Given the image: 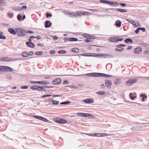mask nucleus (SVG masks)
Segmentation results:
<instances>
[{
	"label": "nucleus",
	"instance_id": "f257e3e1",
	"mask_svg": "<svg viewBox=\"0 0 149 149\" xmlns=\"http://www.w3.org/2000/svg\"><path fill=\"white\" fill-rule=\"evenodd\" d=\"M13 71V69L10 67L7 66H0V72H12Z\"/></svg>",
	"mask_w": 149,
	"mask_h": 149
},
{
	"label": "nucleus",
	"instance_id": "f03ea898",
	"mask_svg": "<svg viewBox=\"0 0 149 149\" xmlns=\"http://www.w3.org/2000/svg\"><path fill=\"white\" fill-rule=\"evenodd\" d=\"M18 33V35L20 36H24L25 35L26 32L23 29L20 28H16L15 29Z\"/></svg>",
	"mask_w": 149,
	"mask_h": 149
},
{
	"label": "nucleus",
	"instance_id": "7ed1b4c3",
	"mask_svg": "<svg viewBox=\"0 0 149 149\" xmlns=\"http://www.w3.org/2000/svg\"><path fill=\"white\" fill-rule=\"evenodd\" d=\"M31 88L32 89L37 90L38 91H44V87L42 86H39L37 85H34L31 86Z\"/></svg>",
	"mask_w": 149,
	"mask_h": 149
},
{
	"label": "nucleus",
	"instance_id": "20e7f679",
	"mask_svg": "<svg viewBox=\"0 0 149 149\" xmlns=\"http://www.w3.org/2000/svg\"><path fill=\"white\" fill-rule=\"evenodd\" d=\"M84 134L88 135L89 136H96L98 137H101V133H84Z\"/></svg>",
	"mask_w": 149,
	"mask_h": 149
},
{
	"label": "nucleus",
	"instance_id": "39448f33",
	"mask_svg": "<svg viewBox=\"0 0 149 149\" xmlns=\"http://www.w3.org/2000/svg\"><path fill=\"white\" fill-rule=\"evenodd\" d=\"M32 117L36 119L41 120L45 122H47L48 121L47 119L40 116L34 115Z\"/></svg>",
	"mask_w": 149,
	"mask_h": 149
},
{
	"label": "nucleus",
	"instance_id": "423d86ee",
	"mask_svg": "<svg viewBox=\"0 0 149 149\" xmlns=\"http://www.w3.org/2000/svg\"><path fill=\"white\" fill-rule=\"evenodd\" d=\"M18 59H16L12 60L11 58L8 57H3L0 58V60L2 61H9L14 60H17Z\"/></svg>",
	"mask_w": 149,
	"mask_h": 149
},
{
	"label": "nucleus",
	"instance_id": "0eeeda50",
	"mask_svg": "<svg viewBox=\"0 0 149 149\" xmlns=\"http://www.w3.org/2000/svg\"><path fill=\"white\" fill-rule=\"evenodd\" d=\"M77 13L79 15H89L91 13L88 12H84V11H79L77 12Z\"/></svg>",
	"mask_w": 149,
	"mask_h": 149
},
{
	"label": "nucleus",
	"instance_id": "6e6552de",
	"mask_svg": "<svg viewBox=\"0 0 149 149\" xmlns=\"http://www.w3.org/2000/svg\"><path fill=\"white\" fill-rule=\"evenodd\" d=\"M112 81L110 80H105V85L107 87L109 88L111 86Z\"/></svg>",
	"mask_w": 149,
	"mask_h": 149
},
{
	"label": "nucleus",
	"instance_id": "1a4fd4ad",
	"mask_svg": "<svg viewBox=\"0 0 149 149\" xmlns=\"http://www.w3.org/2000/svg\"><path fill=\"white\" fill-rule=\"evenodd\" d=\"M67 121L66 120L59 118L56 119V123H58L61 124H65L66 123Z\"/></svg>",
	"mask_w": 149,
	"mask_h": 149
},
{
	"label": "nucleus",
	"instance_id": "9d476101",
	"mask_svg": "<svg viewBox=\"0 0 149 149\" xmlns=\"http://www.w3.org/2000/svg\"><path fill=\"white\" fill-rule=\"evenodd\" d=\"M83 101L87 103H92L93 102L94 100L93 99H86L84 100Z\"/></svg>",
	"mask_w": 149,
	"mask_h": 149
},
{
	"label": "nucleus",
	"instance_id": "9b49d317",
	"mask_svg": "<svg viewBox=\"0 0 149 149\" xmlns=\"http://www.w3.org/2000/svg\"><path fill=\"white\" fill-rule=\"evenodd\" d=\"M142 51V49L141 47H139L135 48L134 50V53L136 54H140Z\"/></svg>",
	"mask_w": 149,
	"mask_h": 149
},
{
	"label": "nucleus",
	"instance_id": "f8f14e48",
	"mask_svg": "<svg viewBox=\"0 0 149 149\" xmlns=\"http://www.w3.org/2000/svg\"><path fill=\"white\" fill-rule=\"evenodd\" d=\"M26 44L27 46L31 48H33L35 46L34 44L32 42H26Z\"/></svg>",
	"mask_w": 149,
	"mask_h": 149
},
{
	"label": "nucleus",
	"instance_id": "ddd939ff",
	"mask_svg": "<svg viewBox=\"0 0 149 149\" xmlns=\"http://www.w3.org/2000/svg\"><path fill=\"white\" fill-rule=\"evenodd\" d=\"M8 31L10 33L13 35H15L16 33V32L12 28H9L8 29Z\"/></svg>",
	"mask_w": 149,
	"mask_h": 149
},
{
	"label": "nucleus",
	"instance_id": "4468645a",
	"mask_svg": "<svg viewBox=\"0 0 149 149\" xmlns=\"http://www.w3.org/2000/svg\"><path fill=\"white\" fill-rule=\"evenodd\" d=\"M52 25L50 21L48 20L46 21L45 22V26L46 28H48L50 26Z\"/></svg>",
	"mask_w": 149,
	"mask_h": 149
},
{
	"label": "nucleus",
	"instance_id": "2eb2a0df",
	"mask_svg": "<svg viewBox=\"0 0 149 149\" xmlns=\"http://www.w3.org/2000/svg\"><path fill=\"white\" fill-rule=\"evenodd\" d=\"M103 56V58H111L113 57V56L110 54H102V55L101 56Z\"/></svg>",
	"mask_w": 149,
	"mask_h": 149
},
{
	"label": "nucleus",
	"instance_id": "dca6fc26",
	"mask_svg": "<svg viewBox=\"0 0 149 149\" xmlns=\"http://www.w3.org/2000/svg\"><path fill=\"white\" fill-rule=\"evenodd\" d=\"M0 4L2 6H6L7 5V3L4 0H0Z\"/></svg>",
	"mask_w": 149,
	"mask_h": 149
},
{
	"label": "nucleus",
	"instance_id": "f3484780",
	"mask_svg": "<svg viewBox=\"0 0 149 149\" xmlns=\"http://www.w3.org/2000/svg\"><path fill=\"white\" fill-rule=\"evenodd\" d=\"M114 11L119 12L121 13H125L127 12V11L124 9H121L120 8H116L114 9Z\"/></svg>",
	"mask_w": 149,
	"mask_h": 149
},
{
	"label": "nucleus",
	"instance_id": "a211bd4d",
	"mask_svg": "<svg viewBox=\"0 0 149 149\" xmlns=\"http://www.w3.org/2000/svg\"><path fill=\"white\" fill-rule=\"evenodd\" d=\"M116 37H111L109 38V41L112 42H116Z\"/></svg>",
	"mask_w": 149,
	"mask_h": 149
},
{
	"label": "nucleus",
	"instance_id": "6ab92c4d",
	"mask_svg": "<svg viewBox=\"0 0 149 149\" xmlns=\"http://www.w3.org/2000/svg\"><path fill=\"white\" fill-rule=\"evenodd\" d=\"M129 97L132 100H134L136 98V94H130Z\"/></svg>",
	"mask_w": 149,
	"mask_h": 149
},
{
	"label": "nucleus",
	"instance_id": "aec40b11",
	"mask_svg": "<svg viewBox=\"0 0 149 149\" xmlns=\"http://www.w3.org/2000/svg\"><path fill=\"white\" fill-rule=\"evenodd\" d=\"M49 82L47 81H38V84H42L47 85L49 84Z\"/></svg>",
	"mask_w": 149,
	"mask_h": 149
},
{
	"label": "nucleus",
	"instance_id": "412c9836",
	"mask_svg": "<svg viewBox=\"0 0 149 149\" xmlns=\"http://www.w3.org/2000/svg\"><path fill=\"white\" fill-rule=\"evenodd\" d=\"M91 77H100V73H92Z\"/></svg>",
	"mask_w": 149,
	"mask_h": 149
},
{
	"label": "nucleus",
	"instance_id": "4be33fe9",
	"mask_svg": "<svg viewBox=\"0 0 149 149\" xmlns=\"http://www.w3.org/2000/svg\"><path fill=\"white\" fill-rule=\"evenodd\" d=\"M100 77H112L111 75L100 73Z\"/></svg>",
	"mask_w": 149,
	"mask_h": 149
},
{
	"label": "nucleus",
	"instance_id": "5701e85b",
	"mask_svg": "<svg viewBox=\"0 0 149 149\" xmlns=\"http://www.w3.org/2000/svg\"><path fill=\"white\" fill-rule=\"evenodd\" d=\"M122 23V22L120 21L119 20H117L116 22V26H118V27H120L121 26V25Z\"/></svg>",
	"mask_w": 149,
	"mask_h": 149
},
{
	"label": "nucleus",
	"instance_id": "b1692460",
	"mask_svg": "<svg viewBox=\"0 0 149 149\" xmlns=\"http://www.w3.org/2000/svg\"><path fill=\"white\" fill-rule=\"evenodd\" d=\"M140 97H142V101H144L145 100V99L147 97V95L145 94H141Z\"/></svg>",
	"mask_w": 149,
	"mask_h": 149
},
{
	"label": "nucleus",
	"instance_id": "393cba45",
	"mask_svg": "<svg viewBox=\"0 0 149 149\" xmlns=\"http://www.w3.org/2000/svg\"><path fill=\"white\" fill-rule=\"evenodd\" d=\"M63 13L66 15H72L73 14V12H68L67 11H64L63 12Z\"/></svg>",
	"mask_w": 149,
	"mask_h": 149
},
{
	"label": "nucleus",
	"instance_id": "a878e982",
	"mask_svg": "<svg viewBox=\"0 0 149 149\" xmlns=\"http://www.w3.org/2000/svg\"><path fill=\"white\" fill-rule=\"evenodd\" d=\"M101 137L106 136H110L112 135L111 134H107V133H101Z\"/></svg>",
	"mask_w": 149,
	"mask_h": 149
},
{
	"label": "nucleus",
	"instance_id": "bb28decb",
	"mask_svg": "<svg viewBox=\"0 0 149 149\" xmlns=\"http://www.w3.org/2000/svg\"><path fill=\"white\" fill-rule=\"evenodd\" d=\"M125 42L127 43H128L129 42H132V40L130 38H127L125 40Z\"/></svg>",
	"mask_w": 149,
	"mask_h": 149
},
{
	"label": "nucleus",
	"instance_id": "cd10ccee",
	"mask_svg": "<svg viewBox=\"0 0 149 149\" xmlns=\"http://www.w3.org/2000/svg\"><path fill=\"white\" fill-rule=\"evenodd\" d=\"M22 55L24 57H26L29 56V54L26 52H22Z\"/></svg>",
	"mask_w": 149,
	"mask_h": 149
},
{
	"label": "nucleus",
	"instance_id": "c85d7f7f",
	"mask_svg": "<svg viewBox=\"0 0 149 149\" xmlns=\"http://www.w3.org/2000/svg\"><path fill=\"white\" fill-rule=\"evenodd\" d=\"M121 82V80L119 79H116L114 80V82L116 84H119Z\"/></svg>",
	"mask_w": 149,
	"mask_h": 149
},
{
	"label": "nucleus",
	"instance_id": "c756f323",
	"mask_svg": "<svg viewBox=\"0 0 149 149\" xmlns=\"http://www.w3.org/2000/svg\"><path fill=\"white\" fill-rule=\"evenodd\" d=\"M91 116H92L91 114L87 113H84L83 114V116L84 117H90Z\"/></svg>",
	"mask_w": 149,
	"mask_h": 149
},
{
	"label": "nucleus",
	"instance_id": "7c9ffc66",
	"mask_svg": "<svg viewBox=\"0 0 149 149\" xmlns=\"http://www.w3.org/2000/svg\"><path fill=\"white\" fill-rule=\"evenodd\" d=\"M70 41H76L78 40L77 38H70Z\"/></svg>",
	"mask_w": 149,
	"mask_h": 149
},
{
	"label": "nucleus",
	"instance_id": "2f4dec72",
	"mask_svg": "<svg viewBox=\"0 0 149 149\" xmlns=\"http://www.w3.org/2000/svg\"><path fill=\"white\" fill-rule=\"evenodd\" d=\"M61 82V79L56 78V84H59Z\"/></svg>",
	"mask_w": 149,
	"mask_h": 149
},
{
	"label": "nucleus",
	"instance_id": "473e14b6",
	"mask_svg": "<svg viewBox=\"0 0 149 149\" xmlns=\"http://www.w3.org/2000/svg\"><path fill=\"white\" fill-rule=\"evenodd\" d=\"M72 51L74 52L77 53L79 52V49L77 48H74L73 49Z\"/></svg>",
	"mask_w": 149,
	"mask_h": 149
},
{
	"label": "nucleus",
	"instance_id": "72a5a7b5",
	"mask_svg": "<svg viewBox=\"0 0 149 149\" xmlns=\"http://www.w3.org/2000/svg\"><path fill=\"white\" fill-rule=\"evenodd\" d=\"M22 16L20 14H18L17 15V19L19 21H20L22 19Z\"/></svg>",
	"mask_w": 149,
	"mask_h": 149
},
{
	"label": "nucleus",
	"instance_id": "f704fd0d",
	"mask_svg": "<svg viewBox=\"0 0 149 149\" xmlns=\"http://www.w3.org/2000/svg\"><path fill=\"white\" fill-rule=\"evenodd\" d=\"M27 8V7L26 6H23L21 8H19V10H26Z\"/></svg>",
	"mask_w": 149,
	"mask_h": 149
},
{
	"label": "nucleus",
	"instance_id": "c9c22d12",
	"mask_svg": "<svg viewBox=\"0 0 149 149\" xmlns=\"http://www.w3.org/2000/svg\"><path fill=\"white\" fill-rule=\"evenodd\" d=\"M79 12V11H77L76 12V13H73V14L72 15L73 16H74L76 17H77L78 16H81V15H79L77 13V12Z\"/></svg>",
	"mask_w": 149,
	"mask_h": 149
},
{
	"label": "nucleus",
	"instance_id": "e433bc0d",
	"mask_svg": "<svg viewBox=\"0 0 149 149\" xmlns=\"http://www.w3.org/2000/svg\"><path fill=\"white\" fill-rule=\"evenodd\" d=\"M43 54L42 51L37 52H36V54L37 55H42Z\"/></svg>",
	"mask_w": 149,
	"mask_h": 149
},
{
	"label": "nucleus",
	"instance_id": "4c0bfd02",
	"mask_svg": "<svg viewBox=\"0 0 149 149\" xmlns=\"http://www.w3.org/2000/svg\"><path fill=\"white\" fill-rule=\"evenodd\" d=\"M84 113H78L76 114V115L79 116L83 117V114Z\"/></svg>",
	"mask_w": 149,
	"mask_h": 149
},
{
	"label": "nucleus",
	"instance_id": "58836bf2",
	"mask_svg": "<svg viewBox=\"0 0 149 149\" xmlns=\"http://www.w3.org/2000/svg\"><path fill=\"white\" fill-rule=\"evenodd\" d=\"M127 20L129 22H130L133 25H136V24H135V23H134V22L133 21V20H130L129 19H127Z\"/></svg>",
	"mask_w": 149,
	"mask_h": 149
},
{
	"label": "nucleus",
	"instance_id": "ea45409f",
	"mask_svg": "<svg viewBox=\"0 0 149 149\" xmlns=\"http://www.w3.org/2000/svg\"><path fill=\"white\" fill-rule=\"evenodd\" d=\"M120 47V48H119L118 47L117 48L115 49V50L116 51H120L123 50L124 48H122L120 47Z\"/></svg>",
	"mask_w": 149,
	"mask_h": 149
},
{
	"label": "nucleus",
	"instance_id": "a19ab883",
	"mask_svg": "<svg viewBox=\"0 0 149 149\" xmlns=\"http://www.w3.org/2000/svg\"><path fill=\"white\" fill-rule=\"evenodd\" d=\"M70 102H70L66 101L65 102H62L60 103V104H69V103H70Z\"/></svg>",
	"mask_w": 149,
	"mask_h": 149
},
{
	"label": "nucleus",
	"instance_id": "79ce46f5",
	"mask_svg": "<svg viewBox=\"0 0 149 149\" xmlns=\"http://www.w3.org/2000/svg\"><path fill=\"white\" fill-rule=\"evenodd\" d=\"M131 82L130 80H128L127 81L126 83V84L127 85H130L132 84H131Z\"/></svg>",
	"mask_w": 149,
	"mask_h": 149
},
{
	"label": "nucleus",
	"instance_id": "37998d69",
	"mask_svg": "<svg viewBox=\"0 0 149 149\" xmlns=\"http://www.w3.org/2000/svg\"><path fill=\"white\" fill-rule=\"evenodd\" d=\"M13 13H9L8 14V16L10 18H13Z\"/></svg>",
	"mask_w": 149,
	"mask_h": 149
},
{
	"label": "nucleus",
	"instance_id": "c03bdc74",
	"mask_svg": "<svg viewBox=\"0 0 149 149\" xmlns=\"http://www.w3.org/2000/svg\"><path fill=\"white\" fill-rule=\"evenodd\" d=\"M100 2L101 3H106V4H107V2H108V1H105V0H100Z\"/></svg>",
	"mask_w": 149,
	"mask_h": 149
},
{
	"label": "nucleus",
	"instance_id": "a18cd8bd",
	"mask_svg": "<svg viewBox=\"0 0 149 149\" xmlns=\"http://www.w3.org/2000/svg\"><path fill=\"white\" fill-rule=\"evenodd\" d=\"M58 53L59 54H65L66 53V52L65 51L62 50L59 51Z\"/></svg>",
	"mask_w": 149,
	"mask_h": 149
},
{
	"label": "nucleus",
	"instance_id": "49530a36",
	"mask_svg": "<svg viewBox=\"0 0 149 149\" xmlns=\"http://www.w3.org/2000/svg\"><path fill=\"white\" fill-rule=\"evenodd\" d=\"M108 2H107V4H108L110 5H113V4H114V2H111V1H108Z\"/></svg>",
	"mask_w": 149,
	"mask_h": 149
},
{
	"label": "nucleus",
	"instance_id": "de8ad7c7",
	"mask_svg": "<svg viewBox=\"0 0 149 149\" xmlns=\"http://www.w3.org/2000/svg\"><path fill=\"white\" fill-rule=\"evenodd\" d=\"M28 88V87L27 86H22L21 87V88L22 89H27Z\"/></svg>",
	"mask_w": 149,
	"mask_h": 149
},
{
	"label": "nucleus",
	"instance_id": "09e8293b",
	"mask_svg": "<svg viewBox=\"0 0 149 149\" xmlns=\"http://www.w3.org/2000/svg\"><path fill=\"white\" fill-rule=\"evenodd\" d=\"M26 33H28L33 34L34 33V32L32 31H31L30 30H29V31H27L26 32Z\"/></svg>",
	"mask_w": 149,
	"mask_h": 149
},
{
	"label": "nucleus",
	"instance_id": "8fccbe9b",
	"mask_svg": "<svg viewBox=\"0 0 149 149\" xmlns=\"http://www.w3.org/2000/svg\"><path fill=\"white\" fill-rule=\"evenodd\" d=\"M139 29L140 30H142L143 32H144L146 31V29L144 27L141 28L139 27Z\"/></svg>",
	"mask_w": 149,
	"mask_h": 149
},
{
	"label": "nucleus",
	"instance_id": "3c124183",
	"mask_svg": "<svg viewBox=\"0 0 149 149\" xmlns=\"http://www.w3.org/2000/svg\"><path fill=\"white\" fill-rule=\"evenodd\" d=\"M46 16L47 17H51L52 15L50 13H47L46 14Z\"/></svg>",
	"mask_w": 149,
	"mask_h": 149
},
{
	"label": "nucleus",
	"instance_id": "603ef678",
	"mask_svg": "<svg viewBox=\"0 0 149 149\" xmlns=\"http://www.w3.org/2000/svg\"><path fill=\"white\" fill-rule=\"evenodd\" d=\"M131 82V84H132L134 83H135L137 81L136 79H134V80H130Z\"/></svg>",
	"mask_w": 149,
	"mask_h": 149
},
{
	"label": "nucleus",
	"instance_id": "864d4df0",
	"mask_svg": "<svg viewBox=\"0 0 149 149\" xmlns=\"http://www.w3.org/2000/svg\"><path fill=\"white\" fill-rule=\"evenodd\" d=\"M30 83L31 84H38V81H30Z\"/></svg>",
	"mask_w": 149,
	"mask_h": 149
},
{
	"label": "nucleus",
	"instance_id": "5fc2aeb1",
	"mask_svg": "<svg viewBox=\"0 0 149 149\" xmlns=\"http://www.w3.org/2000/svg\"><path fill=\"white\" fill-rule=\"evenodd\" d=\"M67 87H69V88H77V87H76L75 86H67Z\"/></svg>",
	"mask_w": 149,
	"mask_h": 149
},
{
	"label": "nucleus",
	"instance_id": "6e6d98bb",
	"mask_svg": "<svg viewBox=\"0 0 149 149\" xmlns=\"http://www.w3.org/2000/svg\"><path fill=\"white\" fill-rule=\"evenodd\" d=\"M83 36L86 38H89V36L87 34H84L83 35Z\"/></svg>",
	"mask_w": 149,
	"mask_h": 149
},
{
	"label": "nucleus",
	"instance_id": "4d7b16f0",
	"mask_svg": "<svg viewBox=\"0 0 149 149\" xmlns=\"http://www.w3.org/2000/svg\"><path fill=\"white\" fill-rule=\"evenodd\" d=\"M123 40V39H118V38H116V42H118L120 41H122Z\"/></svg>",
	"mask_w": 149,
	"mask_h": 149
},
{
	"label": "nucleus",
	"instance_id": "13d9d810",
	"mask_svg": "<svg viewBox=\"0 0 149 149\" xmlns=\"http://www.w3.org/2000/svg\"><path fill=\"white\" fill-rule=\"evenodd\" d=\"M55 53V51L54 50H52L50 51V53L51 54H53Z\"/></svg>",
	"mask_w": 149,
	"mask_h": 149
},
{
	"label": "nucleus",
	"instance_id": "bf43d9fd",
	"mask_svg": "<svg viewBox=\"0 0 149 149\" xmlns=\"http://www.w3.org/2000/svg\"><path fill=\"white\" fill-rule=\"evenodd\" d=\"M119 4L122 6L123 7L125 6L126 5V4L125 3H120Z\"/></svg>",
	"mask_w": 149,
	"mask_h": 149
},
{
	"label": "nucleus",
	"instance_id": "052dcab7",
	"mask_svg": "<svg viewBox=\"0 0 149 149\" xmlns=\"http://www.w3.org/2000/svg\"><path fill=\"white\" fill-rule=\"evenodd\" d=\"M139 29V27L137 28V29L136 30H135V32L137 34L139 33V30H140Z\"/></svg>",
	"mask_w": 149,
	"mask_h": 149
},
{
	"label": "nucleus",
	"instance_id": "680f3d73",
	"mask_svg": "<svg viewBox=\"0 0 149 149\" xmlns=\"http://www.w3.org/2000/svg\"><path fill=\"white\" fill-rule=\"evenodd\" d=\"M69 82L68 80H65L63 83V84H69Z\"/></svg>",
	"mask_w": 149,
	"mask_h": 149
},
{
	"label": "nucleus",
	"instance_id": "e2e57ef3",
	"mask_svg": "<svg viewBox=\"0 0 149 149\" xmlns=\"http://www.w3.org/2000/svg\"><path fill=\"white\" fill-rule=\"evenodd\" d=\"M125 45L120 44V45H118L117 46V47H118L119 48H120V47H125Z\"/></svg>",
	"mask_w": 149,
	"mask_h": 149
},
{
	"label": "nucleus",
	"instance_id": "0e129e2a",
	"mask_svg": "<svg viewBox=\"0 0 149 149\" xmlns=\"http://www.w3.org/2000/svg\"><path fill=\"white\" fill-rule=\"evenodd\" d=\"M65 41H70V38H65L64 39Z\"/></svg>",
	"mask_w": 149,
	"mask_h": 149
},
{
	"label": "nucleus",
	"instance_id": "69168bd1",
	"mask_svg": "<svg viewBox=\"0 0 149 149\" xmlns=\"http://www.w3.org/2000/svg\"><path fill=\"white\" fill-rule=\"evenodd\" d=\"M84 75H86L87 76L91 77V73L86 74H84Z\"/></svg>",
	"mask_w": 149,
	"mask_h": 149
},
{
	"label": "nucleus",
	"instance_id": "338daca9",
	"mask_svg": "<svg viewBox=\"0 0 149 149\" xmlns=\"http://www.w3.org/2000/svg\"><path fill=\"white\" fill-rule=\"evenodd\" d=\"M51 96L50 95H45L42 96V97H49Z\"/></svg>",
	"mask_w": 149,
	"mask_h": 149
},
{
	"label": "nucleus",
	"instance_id": "774afa93",
	"mask_svg": "<svg viewBox=\"0 0 149 149\" xmlns=\"http://www.w3.org/2000/svg\"><path fill=\"white\" fill-rule=\"evenodd\" d=\"M33 54V52L32 51H30L29 52V54H30L31 55H32Z\"/></svg>",
	"mask_w": 149,
	"mask_h": 149
}]
</instances>
